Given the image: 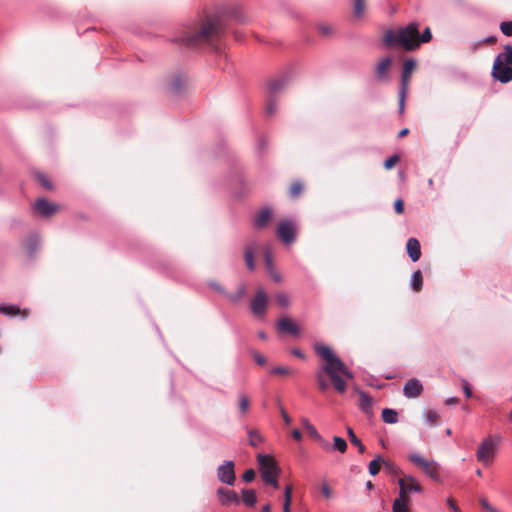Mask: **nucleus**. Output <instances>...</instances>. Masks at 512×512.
Wrapping results in <instances>:
<instances>
[{
  "instance_id": "f257e3e1",
  "label": "nucleus",
  "mask_w": 512,
  "mask_h": 512,
  "mask_svg": "<svg viewBox=\"0 0 512 512\" xmlns=\"http://www.w3.org/2000/svg\"><path fill=\"white\" fill-rule=\"evenodd\" d=\"M315 352L325 361L315 375L318 389L325 392L332 385L336 392L344 394L347 390V381L354 378L353 373L330 347L316 345Z\"/></svg>"
},
{
  "instance_id": "f03ea898",
  "label": "nucleus",
  "mask_w": 512,
  "mask_h": 512,
  "mask_svg": "<svg viewBox=\"0 0 512 512\" xmlns=\"http://www.w3.org/2000/svg\"><path fill=\"white\" fill-rule=\"evenodd\" d=\"M432 33L429 27L423 33H419V24L411 22L405 27L396 30H387L383 36V43L386 47H401L405 51L418 49L421 43L430 42Z\"/></svg>"
},
{
  "instance_id": "7ed1b4c3",
  "label": "nucleus",
  "mask_w": 512,
  "mask_h": 512,
  "mask_svg": "<svg viewBox=\"0 0 512 512\" xmlns=\"http://www.w3.org/2000/svg\"><path fill=\"white\" fill-rule=\"evenodd\" d=\"M223 32L222 22L218 17H207L197 30L187 31L177 39L190 48H196L218 39Z\"/></svg>"
},
{
  "instance_id": "20e7f679",
  "label": "nucleus",
  "mask_w": 512,
  "mask_h": 512,
  "mask_svg": "<svg viewBox=\"0 0 512 512\" xmlns=\"http://www.w3.org/2000/svg\"><path fill=\"white\" fill-rule=\"evenodd\" d=\"M408 460L419 467L431 479H439V466L435 461L426 459L417 453L409 454Z\"/></svg>"
},
{
  "instance_id": "39448f33",
  "label": "nucleus",
  "mask_w": 512,
  "mask_h": 512,
  "mask_svg": "<svg viewBox=\"0 0 512 512\" xmlns=\"http://www.w3.org/2000/svg\"><path fill=\"white\" fill-rule=\"evenodd\" d=\"M416 68V61L414 59H406L403 63V71L401 76V90L399 94V106H400V113L404 110V101L406 92L408 89V85L410 82V76L412 72Z\"/></svg>"
},
{
  "instance_id": "423d86ee",
  "label": "nucleus",
  "mask_w": 512,
  "mask_h": 512,
  "mask_svg": "<svg viewBox=\"0 0 512 512\" xmlns=\"http://www.w3.org/2000/svg\"><path fill=\"white\" fill-rule=\"evenodd\" d=\"M496 453V444L491 438H486L479 445L476 457L483 465L488 466L492 463Z\"/></svg>"
},
{
  "instance_id": "0eeeda50",
  "label": "nucleus",
  "mask_w": 512,
  "mask_h": 512,
  "mask_svg": "<svg viewBox=\"0 0 512 512\" xmlns=\"http://www.w3.org/2000/svg\"><path fill=\"white\" fill-rule=\"evenodd\" d=\"M257 460L259 465V471L263 481L269 477L279 475L280 469L273 457L269 455L259 454L257 456Z\"/></svg>"
},
{
  "instance_id": "6e6552de",
  "label": "nucleus",
  "mask_w": 512,
  "mask_h": 512,
  "mask_svg": "<svg viewBox=\"0 0 512 512\" xmlns=\"http://www.w3.org/2000/svg\"><path fill=\"white\" fill-rule=\"evenodd\" d=\"M217 478L220 482L233 485L236 480L235 465L233 461H225L217 468Z\"/></svg>"
},
{
  "instance_id": "1a4fd4ad",
  "label": "nucleus",
  "mask_w": 512,
  "mask_h": 512,
  "mask_svg": "<svg viewBox=\"0 0 512 512\" xmlns=\"http://www.w3.org/2000/svg\"><path fill=\"white\" fill-rule=\"evenodd\" d=\"M268 297L263 289H258L251 300V310L257 316H263L267 310Z\"/></svg>"
},
{
  "instance_id": "9d476101",
  "label": "nucleus",
  "mask_w": 512,
  "mask_h": 512,
  "mask_svg": "<svg viewBox=\"0 0 512 512\" xmlns=\"http://www.w3.org/2000/svg\"><path fill=\"white\" fill-rule=\"evenodd\" d=\"M34 209L44 217H50L60 210V206L45 198H39L34 204Z\"/></svg>"
},
{
  "instance_id": "9b49d317",
  "label": "nucleus",
  "mask_w": 512,
  "mask_h": 512,
  "mask_svg": "<svg viewBox=\"0 0 512 512\" xmlns=\"http://www.w3.org/2000/svg\"><path fill=\"white\" fill-rule=\"evenodd\" d=\"M393 59L389 56L380 59L374 69L375 77L380 82L388 80L389 71L392 67Z\"/></svg>"
},
{
  "instance_id": "f8f14e48",
  "label": "nucleus",
  "mask_w": 512,
  "mask_h": 512,
  "mask_svg": "<svg viewBox=\"0 0 512 512\" xmlns=\"http://www.w3.org/2000/svg\"><path fill=\"white\" fill-rule=\"evenodd\" d=\"M22 247L25 253V257L28 260L34 259L39 247L40 238L37 235H29L22 241Z\"/></svg>"
},
{
  "instance_id": "ddd939ff",
  "label": "nucleus",
  "mask_w": 512,
  "mask_h": 512,
  "mask_svg": "<svg viewBox=\"0 0 512 512\" xmlns=\"http://www.w3.org/2000/svg\"><path fill=\"white\" fill-rule=\"evenodd\" d=\"M277 236L285 243H291L295 238V228L292 222L282 221L278 224Z\"/></svg>"
},
{
  "instance_id": "4468645a",
  "label": "nucleus",
  "mask_w": 512,
  "mask_h": 512,
  "mask_svg": "<svg viewBox=\"0 0 512 512\" xmlns=\"http://www.w3.org/2000/svg\"><path fill=\"white\" fill-rule=\"evenodd\" d=\"M492 76L501 83H508L512 81V66L500 64L496 67V62H494Z\"/></svg>"
},
{
  "instance_id": "2eb2a0df",
  "label": "nucleus",
  "mask_w": 512,
  "mask_h": 512,
  "mask_svg": "<svg viewBox=\"0 0 512 512\" xmlns=\"http://www.w3.org/2000/svg\"><path fill=\"white\" fill-rule=\"evenodd\" d=\"M423 392V385L422 383L416 379L412 378L409 379L403 388V393L407 398H416L419 397Z\"/></svg>"
},
{
  "instance_id": "dca6fc26",
  "label": "nucleus",
  "mask_w": 512,
  "mask_h": 512,
  "mask_svg": "<svg viewBox=\"0 0 512 512\" xmlns=\"http://www.w3.org/2000/svg\"><path fill=\"white\" fill-rule=\"evenodd\" d=\"M217 498L219 502L226 506L231 503L238 504L240 502L238 494L234 490L227 489L225 487H220L217 489Z\"/></svg>"
},
{
  "instance_id": "f3484780",
  "label": "nucleus",
  "mask_w": 512,
  "mask_h": 512,
  "mask_svg": "<svg viewBox=\"0 0 512 512\" xmlns=\"http://www.w3.org/2000/svg\"><path fill=\"white\" fill-rule=\"evenodd\" d=\"M277 329L279 332L288 333L293 336H298L300 329L296 323H294L288 317H281L277 322Z\"/></svg>"
},
{
  "instance_id": "a211bd4d",
  "label": "nucleus",
  "mask_w": 512,
  "mask_h": 512,
  "mask_svg": "<svg viewBox=\"0 0 512 512\" xmlns=\"http://www.w3.org/2000/svg\"><path fill=\"white\" fill-rule=\"evenodd\" d=\"M407 253L413 262H416L421 257L420 243L416 238H409L406 244Z\"/></svg>"
},
{
  "instance_id": "6ab92c4d",
  "label": "nucleus",
  "mask_w": 512,
  "mask_h": 512,
  "mask_svg": "<svg viewBox=\"0 0 512 512\" xmlns=\"http://www.w3.org/2000/svg\"><path fill=\"white\" fill-rule=\"evenodd\" d=\"M187 84V77L183 74H174L169 81V88L176 93H179Z\"/></svg>"
},
{
  "instance_id": "aec40b11",
  "label": "nucleus",
  "mask_w": 512,
  "mask_h": 512,
  "mask_svg": "<svg viewBox=\"0 0 512 512\" xmlns=\"http://www.w3.org/2000/svg\"><path fill=\"white\" fill-rule=\"evenodd\" d=\"M398 481H403L406 490L409 492L421 493L423 491L422 486L419 484L416 478L411 475H406L403 478H400Z\"/></svg>"
},
{
  "instance_id": "412c9836",
  "label": "nucleus",
  "mask_w": 512,
  "mask_h": 512,
  "mask_svg": "<svg viewBox=\"0 0 512 512\" xmlns=\"http://www.w3.org/2000/svg\"><path fill=\"white\" fill-rule=\"evenodd\" d=\"M494 62H496V67L500 64L512 66V46L506 45L504 47V52L498 54Z\"/></svg>"
},
{
  "instance_id": "4be33fe9",
  "label": "nucleus",
  "mask_w": 512,
  "mask_h": 512,
  "mask_svg": "<svg viewBox=\"0 0 512 512\" xmlns=\"http://www.w3.org/2000/svg\"><path fill=\"white\" fill-rule=\"evenodd\" d=\"M272 212L270 209H262L255 217V226L257 228H264L270 220Z\"/></svg>"
},
{
  "instance_id": "5701e85b",
  "label": "nucleus",
  "mask_w": 512,
  "mask_h": 512,
  "mask_svg": "<svg viewBox=\"0 0 512 512\" xmlns=\"http://www.w3.org/2000/svg\"><path fill=\"white\" fill-rule=\"evenodd\" d=\"M0 313L5 314V315H9V316L22 315L23 318H26L29 315V310H27V309L20 310V308L17 307V306H13V305L6 306V305H4V306L0 307Z\"/></svg>"
},
{
  "instance_id": "b1692460",
  "label": "nucleus",
  "mask_w": 512,
  "mask_h": 512,
  "mask_svg": "<svg viewBox=\"0 0 512 512\" xmlns=\"http://www.w3.org/2000/svg\"><path fill=\"white\" fill-rule=\"evenodd\" d=\"M381 463H384V465L386 467H389V468H392V464H390L389 462H384L383 459L380 457V456H377L374 460H372L370 463H369V473L372 475V476H375L379 473L380 469H381Z\"/></svg>"
},
{
  "instance_id": "393cba45",
  "label": "nucleus",
  "mask_w": 512,
  "mask_h": 512,
  "mask_svg": "<svg viewBox=\"0 0 512 512\" xmlns=\"http://www.w3.org/2000/svg\"><path fill=\"white\" fill-rule=\"evenodd\" d=\"M373 400L372 398L365 392H359V406L365 413H370L372 407Z\"/></svg>"
},
{
  "instance_id": "a878e982",
  "label": "nucleus",
  "mask_w": 512,
  "mask_h": 512,
  "mask_svg": "<svg viewBox=\"0 0 512 512\" xmlns=\"http://www.w3.org/2000/svg\"><path fill=\"white\" fill-rule=\"evenodd\" d=\"M250 398L248 395L241 393L238 397V410L241 416H244L247 414L249 408H250Z\"/></svg>"
},
{
  "instance_id": "bb28decb",
  "label": "nucleus",
  "mask_w": 512,
  "mask_h": 512,
  "mask_svg": "<svg viewBox=\"0 0 512 512\" xmlns=\"http://www.w3.org/2000/svg\"><path fill=\"white\" fill-rule=\"evenodd\" d=\"M242 500L247 506H254L257 502L256 493L252 489L242 490Z\"/></svg>"
},
{
  "instance_id": "cd10ccee",
  "label": "nucleus",
  "mask_w": 512,
  "mask_h": 512,
  "mask_svg": "<svg viewBox=\"0 0 512 512\" xmlns=\"http://www.w3.org/2000/svg\"><path fill=\"white\" fill-rule=\"evenodd\" d=\"M347 434H348L350 443L352 445L357 446L359 453L363 454L365 452V446L362 444L361 440L356 436L353 429L350 427H347Z\"/></svg>"
},
{
  "instance_id": "c85d7f7f",
  "label": "nucleus",
  "mask_w": 512,
  "mask_h": 512,
  "mask_svg": "<svg viewBox=\"0 0 512 512\" xmlns=\"http://www.w3.org/2000/svg\"><path fill=\"white\" fill-rule=\"evenodd\" d=\"M367 0H353V15L360 18L366 10Z\"/></svg>"
},
{
  "instance_id": "c756f323",
  "label": "nucleus",
  "mask_w": 512,
  "mask_h": 512,
  "mask_svg": "<svg viewBox=\"0 0 512 512\" xmlns=\"http://www.w3.org/2000/svg\"><path fill=\"white\" fill-rule=\"evenodd\" d=\"M382 419L385 423L394 424L398 421V413L389 408H385L382 411Z\"/></svg>"
},
{
  "instance_id": "7c9ffc66",
  "label": "nucleus",
  "mask_w": 512,
  "mask_h": 512,
  "mask_svg": "<svg viewBox=\"0 0 512 512\" xmlns=\"http://www.w3.org/2000/svg\"><path fill=\"white\" fill-rule=\"evenodd\" d=\"M292 491V485H287L284 491L283 512H290V507L292 503Z\"/></svg>"
},
{
  "instance_id": "2f4dec72",
  "label": "nucleus",
  "mask_w": 512,
  "mask_h": 512,
  "mask_svg": "<svg viewBox=\"0 0 512 512\" xmlns=\"http://www.w3.org/2000/svg\"><path fill=\"white\" fill-rule=\"evenodd\" d=\"M285 86V81L283 79H273L268 82L269 92L274 95L277 92L281 91Z\"/></svg>"
},
{
  "instance_id": "473e14b6",
  "label": "nucleus",
  "mask_w": 512,
  "mask_h": 512,
  "mask_svg": "<svg viewBox=\"0 0 512 512\" xmlns=\"http://www.w3.org/2000/svg\"><path fill=\"white\" fill-rule=\"evenodd\" d=\"M423 278L420 270H417L412 275V288L414 291L419 292L422 289Z\"/></svg>"
},
{
  "instance_id": "72a5a7b5",
  "label": "nucleus",
  "mask_w": 512,
  "mask_h": 512,
  "mask_svg": "<svg viewBox=\"0 0 512 512\" xmlns=\"http://www.w3.org/2000/svg\"><path fill=\"white\" fill-rule=\"evenodd\" d=\"M398 484H399V497L396 498L394 501H400V502H405V503H408L410 502V496H409V491L406 490V487L404 486V483L403 481H398Z\"/></svg>"
},
{
  "instance_id": "f704fd0d",
  "label": "nucleus",
  "mask_w": 512,
  "mask_h": 512,
  "mask_svg": "<svg viewBox=\"0 0 512 512\" xmlns=\"http://www.w3.org/2000/svg\"><path fill=\"white\" fill-rule=\"evenodd\" d=\"M303 184L300 181H294L289 188V196L291 198H297L303 191Z\"/></svg>"
},
{
  "instance_id": "c9c22d12",
  "label": "nucleus",
  "mask_w": 512,
  "mask_h": 512,
  "mask_svg": "<svg viewBox=\"0 0 512 512\" xmlns=\"http://www.w3.org/2000/svg\"><path fill=\"white\" fill-rule=\"evenodd\" d=\"M35 178L37 179V181L47 190H52L53 189V184L51 182V180L43 173H40V172H37L35 174Z\"/></svg>"
},
{
  "instance_id": "e433bc0d",
  "label": "nucleus",
  "mask_w": 512,
  "mask_h": 512,
  "mask_svg": "<svg viewBox=\"0 0 512 512\" xmlns=\"http://www.w3.org/2000/svg\"><path fill=\"white\" fill-rule=\"evenodd\" d=\"M333 441H334V445H333V448L341 453H344L346 452L347 450V443L345 441V439H343L342 437H339V436H334L333 437Z\"/></svg>"
},
{
  "instance_id": "4c0bfd02",
  "label": "nucleus",
  "mask_w": 512,
  "mask_h": 512,
  "mask_svg": "<svg viewBox=\"0 0 512 512\" xmlns=\"http://www.w3.org/2000/svg\"><path fill=\"white\" fill-rule=\"evenodd\" d=\"M275 301L281 307H288L290 305V298L284 292H278L275 295Z\"/></svg>"
},
{
  "instance_id": "58836bf2",
  "label": "nucleus",
  "mask_w": 512,
  "mask_h": 512,
  "mask_svg": "<svg viewBox=\"0 0 512 512\" xmlns=\"http://www.w3.org/2000/svg\"><path fill=\"white\" fill-rule=\"evenodd\" d=\"M276 110H277V100L275 99L274 96H271L267 101V104L265 107V112L267 115L272 116L275 114Z\"/></svg>"
},
{
  "instance_id": "ea45409f",
  "label": "nucleus",
  "mask_w": 512,
  "mask_h": 512,
  "mask_svg": "<svg viewBox=\"0 0 512 512\" xmlns=\"http://www.w3.org/2000/svg\"><path fill=\"white\" fill-rule=\"evenodd\" d=\"M262 442L261 435L254 430L249 431V444L253 447H257Z\"/></svg>"
},
{
  "instance_id": "a19ab883",
  "label": "nucleus",
  "mask_w": 512,
  "mask_h": 512,
  "mask_svg": "<svg viewBox=\"0 0 512 512\" xmlns=\"http://www.w3.org/2000/svg\"><path fill=\"white\" fill-rule=\"evenodd\" d=\"M426 420L431 425H437L440 421V416L436 411L428 410L426 412Z\"/></svg>"
},
{
  "instance_id": "79ce46f5",
  "label": "nucleus",
  "mask_w": 512,
  "mask_h": 512,
  "mask_svg": "<svg viewBox=\"0 0 512 512\" xmlns=\"http://www.w3.org/2000/svg\"><path fill=\"white\" fill-rule=\"evenodd\" d=\"M244 294H245V286L242 284L238 287L236 293L228 294L227 297L232 302H237L244 296Z\"/></svg>"
},
{
  "instance_id": "37998d69",
  "label": "nucleus",
  "mask_w": 512,
  "mask_h": 512,
  "mask_svg": "<svg viewBox=\"0 0 512 512\" xmlns=\"http://www.w3.org/2000/svg\"><path fill=\"white\" fill-rule=\"evenodd\" d=\"M302 424L304 425V427L307 429V431L309 432V434L316 438V439H320V435L319 433L317 432L316 428L309 422L308 419H303L302 420Z\"/></svg>"
},
{
  "instance_id": "c03bdc74",
  "label": "nucleus",
  "mask_w": 512,
  "mask_h": 512,
  "mask_svg": "<svg viewBox=\"0 0 512 512\" xmlns=\"http://www.w3.org/2000/svg\"><path fill=\"white\" fill-rule=\"evenodd\" d=\"M393 512H409V504L400 501H394L392 505Z\"/></svg>"
},
{
  "instance_id": "a18cd8bd",
  "label": "nucleus",
  "mask_w": 512,
  "mask_h": 512,
  "mask_svg": "<svg viewBox=\"0 0 512 512\" xmlns=\"http://www.w3.org/2000/svg\"><path fill=\"white\" fill-rule=\"evenodd\" d=\"M245 262L250 270L254 269L253 250L251 248H248L245 251Z\"/></svg>"
},
{
  "instance_id": "49530a36",
  "label": "nucleus",
  "mask_w": 512,
  "mask_h": 512,
  "mask_svg": "<svg viewBox=\"0 0 512 512\" xmlns=\"http://www.w3.org/2000/svg\"><path fill=\"white\" fill-rule=\"evenodd\" d=\"M501 32L506 36H512V21H504L500 24Z\"/></svg>"
},
{
  "instance_id": "de8ad7c7",
  "label": "nucleus",
  "mask_w": 512,
  "mask_h": 512,
  "mask_svg": "<svg viewBox=\"0 0 512 512\" xmlns=\"http://www.w3.org/2000/svg\"><path fill=\"white\" fill-rule=\"evenodd\" d=\"M399 160H400V158L398 155H393V156L387 158L384 161L385 169H387V170L392 169L399 162Z\"/></svg>"
},
{
  "instance_id": "09e8293b",
  "label": "nucleus",
  "mask_w": 512,
  "mask_h": 512,
  "mask_svg": "<svg viewBox=\"0 0 512 512\" xmlns=\"http://www.w3.org/2000/svg\"><path fill=\"white\" fill-rule=\"evenodd\" d=\"M290 373H291V369L288 367L279 366V367H275V368L271 369V374H273V375L286 376V375H289Z\"/></svg>"
},
{
  "instance_id": "8fccbe9b",
  "label": "nucleus",
  "mask_w": 512,
  "mask_h": 512,
  "mask_svg": "<svg viewBox=\"0 0 512 512\" xmlns=\"http://www.w3.org/2000/svg\"><path fill=\"white\" fill-rule=\"evenodd\" d=\"M321 493L323 494V496L327 499L331 498L332 495H333V491L332 489L329 487V485L326 483V482H323L321 484Z\"/></svg>"
},
{
  "instance_id": "3c124183",
  "label": "nucleus",
  "mask_w": 512,
  "mask_h": 512,
  "mask_svg": "<svg viewBox=\"0 0 512 512\" xmlns=\"http://www.w3.org/2000/svg\"><path fill=\"white\" fill-rule=\"evenodd\" d=\"M255 471L253 469H248L244 472L242 478L243 481L249 483L252 482L255 479Z\"/></svg>"
},
{
  "instance_id": "603ef678",
  "label": "nucleus",
  "mask_w": 512,
  "mask_h": 512,
  "mask_svg": "<svg viewBox=\"0 0 512 512\" xmlns=\"http://www.w3.org/2000/svg\"><path fill=\"white\" fill-rule=\"evenodd\" d=\"M479 503H480V505H481V507H482L483 509H486V510H488V511H490V512H498L497 510H495V509H494V508L489 504V502H488V500H487L486 498H480Z\"/></svg>"
},
{
  "instance_id": "864d4df0",
  "label": "nucleus",
  "mask_w": 512,
  "mask_h": 512,
  "mask_svg": "<svg viewBox=\"0 0 512 512\" xmlns=\"http://www.w3.org/2000/svg\"><path fill=\"white\" fill-rule=\"evenodd\" d=\"M394 209L397 214H402L404 212V202L402 199H397L394 202Z\"/></svg>"
},
{
  "instance_id": "5fc2aeb1",
  "label": "nucleus",
  "mask_w": 512,
  "mask_h": 512,
  "mask_svg": "<svg viewBox=\"0 0 512 512\" xmlns=\"http://www.w3.org/2000/svg\"><path fill=\"white\" fill-rule=\"evenodd\" d=\"M279 410H280L281 416H282L285 424L286 425H290L291 418H290V416L288 415V413L286 412V410L284 409V407L282 405H279Z\"/></svg>"
},
{
  "instance_id": "6e6d98bb",
  "label": "nucleus",
  "mask_w": 512,
  "mask_h": 512,
  "mask_svg": "<svg viewBox=\"0 0 512 512\" xmlns=\"http://www.w3.org/2000/svg\"><path fill=\"white\" fill-rule=\"evenodd\" d=\"M266 484L272 485L275 489L279 487L278 484V475H275L273 477H269L266 480H264Z\"/></svg>"
},
{
  "instance_id": "4d7b16f0",
  "label": "nucleus",
  "mask_w": 512,
  "mask_h": 512,
  "mask_svg": "<svg viewBox=\"0 0 512 512\" xmlns=\"http://www.w3.org/2000/svg\"><path fill=\"white\" fill-rule=\"evenodd\" d=\"M265 264H266V267L268 270L273 269L272 258H271L269 250L265 251Z\"/></svg>"
},
{
  "instance_id": "13d9d810",
  "label": "nucleus",
  "mask_w": 512,
  "mask_h": 512,
  "mask_svg": "<svg viewBox=\"0 0 512 512\" xmlns=\"http://www.w3.org/2000/svg\"><path fill=\"white\" fill-rule=\"evenodd\" d=\"M254 359L259 365H264L266 363V358L258 352L254 353Z\"/></svg>"
},
{
  "instance_id": "bf43d9fd",
  "label": "nucleus",
  "mask_w": 512,
  "mask_h": 512,
  "mask_svg": "<svg viewBox=\"0 0 512 512\" xmlns=\"http://www.w3.org/2000/svg\"><path fill=\"white\" fill-rule=\"evenodd\" d=\"M291 353H292L294 356L298 357V358H301V359H304V358H305V354H304L301 350H299V349H297V348L292 349Z\"/></svg>"
},
{
  "instance_id": "052dcab7",
  "label": "nucleus",
  "mask_w": 512,
  "mask_h": 512,
  "mask_svg": "<svg viewBox=\"0 0 512 512\" xmlns=\"http://www.w3.org/2000/svg\"><path fill=\"white\" fill-rule=\"evenodd\" d=\"M447 504L454 512H460L453 499H448Z\"/></svg>"
},
{
  "instance_id": "680f3d73",
  "label": "nucleus",
  "mask_w": 512,
  "mask_h": 512,
  "mask_svg": "<svg viewBox=\"0 0 512 512\" xmlns=\"http://www.w3.org/2000/svg\"><path fill=\"white\" fill-rule=\"evenodd\" d=\"M292 437L297 440V441H300L302 439V433L298 430V429H294L292 431Z\"/></svg>"
},
{
  "instance_id": "e2e57ef3",
  "label": "nucleus",
  "mask_w": 512,
  "mask_h": 512,
  "mask_svg": "<svg viewBox=\"0 0 512 512\" xmlns=\"http://www.w3.org/2000/svg\"><path fill=\"white\" fill-rule=\"evenodd\" d=\"M319 30L320 32L323 34V35H329L330 32H331V28L329 26H325V25H322L319 27Z\"/></svg>"
},
{
  "instance_id": "0e129e2a",
  "label": "nucleus",
  "mask_w": 512,
  "mask_h": 512,
  "mask_svg": "<svg viewBox=\"0 0 512 512\" xmlns=\"http://www.w3.org/2000/svg\"><path fill=\"white\" fill-rule=\"evenodd\" d=\"M496 41H497V38L495 36H490V37L486 38L483 42L485 44L493 45L496 43Z\"/></svg>"
},
{
  "instance_id": "69168bd1",
  "label": "nucleus",
  "mask_w": 512,
  "mask_h": 512,
  "mask_svg": "<svg viewBox=\"0 0 512 512\" xmlns=\"http://www.w3.org/2000/svg\"><path fill=\"white\" fill-rule=\"evenodd\" d=\"M269 271H270L271 277L273 278V280L275 282H280L281 281V276L278 273L274 272L273 269H271Z\"/></svg>"
},
{
  "instance_id": "338daca9",
  "label": "nucleus",
  "mask_w": 512,
  "mask_h": 512,
  "mask_svg": "<svg viewBox=\"0 0 512 512\" xmlns=\"http://www.w3.org/2000/svg\"><path fill=\"white\" fill-rule=\"evenodd\" d=\"M463 389H464V393H465V395L467 397H471L472 396V391H471V389H470V387H469L467 382H465Z\"/></svg>"
},
{
  "instance_id": "774afa93",
  "label": "nucleus",
  "mask_w": 512,
  "mask_h": 512,
  "mask_svg": "<svg viewBox=\"0 0 512 512\" xmlns=\"http://www.w3.org/2000/svg\"><path fill=\"white\" fill-rule=\"evenodd\" d=\"M408 133H409V129H408V128H403V129H401V130L399 131V133H398V137H399V138H403V137L407 136V135H408Z\"/></svg>"
}]
</instances>
